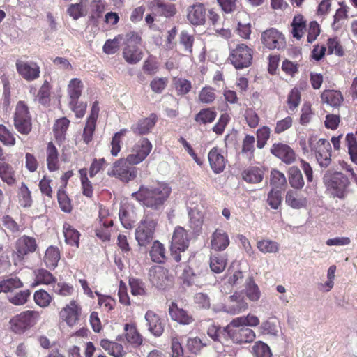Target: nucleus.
Instances as JSON below:
<instances>
[{"label": "nucleus", "mask_w": 357, "mask_h": 357, "mask_svg": "<svg viewBox=\"0 0 357 357\" xmlns=\"http://www.w3.org/2000/svg\"><path fill=\"white\" fill-rule=\"evenodd\" d=\"M172 188L169 184L158 182L151 185H140L137 192L131 196L144 206L153 210H160L169 199Z\"/></svg>", "instance_id": "f257e3e1"}, {"label": "nucleus", "mask_w": 357, "mask_h": 357, "mask_svg": "<svg viewBox=\"0 0 357 357\" xmlns=\"http://www.w3.org/2000/svg\"><path fill=\"white\" fill-rule=\"evenodd\" d=\"M324 182L327 190L334 197L344 199L349 192V179L342 172L326 173L324 176Z\"/></svg>", "instance_id": "f03ea898"}, {"label": "nucleus", "mask_w": 357, "mask_h": 357, "mask_svg": "<svg viewBox=\"0 0 357 357\" xmlns=\"http://www.w3.org/2000/svg\"><path fill=\"white\" fill-rule=\"evenodd\" d=\"M142 39L141 36L135 31L127 33L125 36L123 57L129 64H136L143 57V52L140 49Z\"/></svg>", "instance_id": "7ed1b4c3"}, {"label": "nucleus", "mask_w": 357, "mask_h": 357, "mask_svg": "<svg viewBox=\"0 0 357 357\" xmlns=\"http://www.w3.org/2000/svg\"><path fill=\"white\" fill-rule=\"evenodd\" d=\"M40 314L35 310H26L20 312L10 319V328L15 334H23L33 327L39 321Z\"/></svg>", "instance_id": "20e7f679"}, {"label": "nucleus", "mask_w": 357, "mask_h": 357, "mask_svg": "<svg viewBox=\"0 0 357 357\" xmlns=\"http://www.w3.org/2000/svg\"><path fill=\"white\" fill-rule=\"evenodd\" d=\"M310 151L314 155L318 164L321 167H327L331 162V146L325 139H317L311 136L308 139Z\"/></svg>", "instance_id": "39448f33"}, {"label": "nucleus", "mask_w": 357, "mask_h": 357, "mask_svg": "<svg viewBox=\"0 0 357 357\" xmlns=\"http://www.w3.org/2000/svg\"><path fill=\"white\" fill-rule=\"evenodd\" d=\"M136 165L131 164L126 158H121L116 160L108 172L109 176H114L124 183L135 180L138 174Z\"/></svg>", "instance_id": "423d86ee"}, {"label": "nucleus", "mask_w": 357, "mask_h": 357, "mask_svg": "<svg viewBox=\"0 0 357 357\" xmlns=\"http://www.w3.org/2000/svg\"><path fill=\"white\" fill-rule=\"evenodd\" d=\"M38 248L34 237L23 235L15 241L12 259L15 266L22 263L29 255L35 252Z\"/></svg>", "instance_id": "0eeeda50"}, {"label": "nucleus", "mask_w": 357, "mask_h": 357, "mask_svg": "<svg viewBox=\"0 0 357 357\" xmlns=\"http://www.w3.org/2000/svg\"><path fill=\"white\" fill-rule=\"evenodd\" d=\"M254 50L245 43H238L230 48L229 59L236 69H243L251 66Z\"/></svg>", "instance_id": "6e6552de"}, {"label": "nucleus", "mask_w": 357, "mask_h": 357, "mask_svg": "<svg viewBox=\"0 0 357 357\" xmlns=\"http://www.w3.org/2000/svg\"><path fill=\"white\" fill-rule=\"evenodd\" d=\"M13 123L15 128L22 135H27L32 130V119L29 107L24 101L17 103L14 116Z\"/></svg>", "instance_id": "1a4fd4ad"}, {"label": "nucleus", "mask_w": 357, "mask_h": 357, "mask_svg": "<svg viewBox=\"0 0 357 357\" xmlns=\"http://www.w3.org/2000/svg\"><path fill=\"white\" fill-rule=\"evenodd\" d=\"M150 282L159 289H165L172 285L174 276L169 271L161 266H154L149 271Z\"/></svg>", "instance_id": "9d476101"}, {"label": "nucleus", "mask_w": 357, "mask_h": 357, "mask_svg": "<svg viewBox=\"0 0 357 357\" xmlns=\"http://www.w3.org/2000/svg\"><path fill=\"white\" fill-rule=\"evenodd\" d=\"M156 225L157 222L149 218L140 221L135 230V238L140 246H146L152 241Z\"/></svg>", "instance_id": "9b49d317"}, {"label": "nucleus", "mask_w": 357, "mask_h": 357, "mask_svg": "<svg viewBox=\"0 0 357 357\" xmlns=\"http://www.w3.org/2000/svg\"><path fill=\"white\" fill-rule=\"evenodd\" d=\"M151 150V142L147 138L143 137L132 146L126 158L131 164L137 165L147 158Z\"/></svg>", "instance_id": "f8f14e48"}, {"label": "nucleus", "mask_w": 357, "mask_h": 357, "mask_svg": "<svg viewBox=\"0 0 357 357\" xmlns=\"http://www.w3.org/2000/svg\"><path fill=\"white\" fill-rule=\"evenodd\" d=\"M262 44L269 50H280L285 47L284 35L275 28L268 29L261 33Z\"/></svg>", "instance_id": "ddd939ff"}, {"label": "nucleus", "mask_w": 357, "mask_h": 357, "mask_svg": "<svg viewBox=\"0 0 357 357\" xmlns=\"http://www.w3.org/2000/svg\"><path fill=\"white\" fill-rule=\"evenodd\" d=\"M15 66L19 75L27 82L34 81L40 77V68L36 62L17 59Z\"/></svg>", "instance_id": "4468645a"}, {"label": "nucleus", "mask_w": 357, "mask_h": 357, "mask_svg": "<svg viewBox=\"0 0 357 357\" xmlns=\"http://www.w3.org/2000/svg\"><path fill=\"white\" fill-rule=\"evenodd\" d=\"M82 308L75 300H72L59 312L60 319L70 327L75 326L81 315Z\"/></svg>", "instance_id": "2eb2a0df"}, {"label": "nucleus", "mask_w": 357, "mask_h": 357, "mask_svg": "<svg viewBox=\"0 0 357 357\" xmlns=\"http://www.w3.org/2000/svg\"><path fill=\"white\" fill-rule=\"evenodd\" d=\"M148 6L153 15L156 17L171 18L177 13L175 4L165 2L164 0H152Z\"/></svg>", "instance_id": "dca6fc26"}, {"label": "nucleus", "mask_w": 357, "mask_h": 357, "mask_svg": "<svg viewBox=\"0 0 357 357\" xmlns=\"http://www.w3.org/2000/svg\"><path fill=\"white\" fill-rule=\"evenodd\" d=\"M99 102L96 100L93 102L92 105L91 114L87 118L82 134L83 141L86 144H89L93 139V136L96 126V121L99 115Z\"/></svg>", "instance_id": "f3484780"}, {"label": "nucleus", "mask_w": 357, "mask_h": 357, "mask_svg": "<svg viewBox=\"0 0 357 357\" xmlns=\"http://www.w3.org/2000/svg\"><path fill=\"white\" fill-rule=\"evenodd\" d=\"M190 239L187 231L184 227L177 226L175 227L171 242L172 252H184L189 246Z\"/></svg>", "instance_id": "a211bd4d"}, {"label": "nucleus", "mask_w": 357, "mask_h": 357, "mask_svg": "<svg viewBox=\"0 0 357 357\" xmlns=\"http://www.w3.org/2000/svg\"><path fill=\"white\" fill-rule=\"evenodd\" d=\"M228 335L233 342L238 344L251 343L256 337L255 331L248 327L231 328L228 331Z\"/></svg>", "instance_id": "6ab92c4d"}, {"label": "nucleus", "mask_w": 357, "mask_h": 357, "mask_svg": "<svg viewBox=\"0 0 357 357\" xmlns=\"http://www.w3.org/2000/svg\"><path fill=\"white\" fill-rule=\"evenodd\" d=\"M271 153L288 165L296 160V153L293 149L284 143H274L271 148Z\"/></svg>", "instance_id": "aec40b11"}, {"label": "nucleus", "mask_w": 357, "mask_h": 357, "mask_svg": "<svg viewBox=\"0 0 357 357\" xmlns=\"http://www.w3.org/2000/svg\"><path fill=\"white\" fill-rule=\"evenodd\" d=\"M208 158L210 167L214 173L219 174L224 171L227 160L219 148L211 149L208 154Z\"/></svg>", "instance_id": "412c9836"}, {"label": "nucleus", "mask_w": 357, "mask_h": 357, "mask_svg": "<svg viewBox=\"0 0 357 357\" xmlns=\"http://www.w3.org/2000/svg\"><path fill=\"white\" fill-rule=\"evenodd\" d=\"M169 314L171 319L180 324L189 325L195 319L188 311L178 306V304L172 302L169 307Z\"/></svg>", "instance_id": "4be33fe9"}, {"label": "nucleus", "mask_w": 357, "mask_h": 357, "mask_svg": "<svg viewBox=\"0 0 357 357\" xmlns=\"http://www.w3.org/2000/svg\"><path fill=\"white\" fill-rule=\"evenodd\" d=\"M157 121V115L154 113H151L149 117L140 119L137 123L132 125L131 130L137 135H147L155 126Z\"/></svg>", "instance_id": "5701e85b"}, {"label": "nucleus", "mask_w": 357, "mask_h": 357, "mask_svg": "<svg viewBox=\"0 0 357 357\" xmlns=\"http://www.w3.org/2000/svg\"><path fill=\"white\" fill-rule=\"evenodd\" d=\"M188 20L193 25H202L206 22V8L204 4L196 3L188 9Z\"/></svg>", "instance_id": "b1692460"}, {"label": "nucleus", "mask_w": 357, "mask_h": 357, "mask_svg": "<svg viewBox=\"0 0 357 357\" xmlns=\"http://www.w3.org/2000/svg\"><path fill=\"white\" fill-rule=\"evenodd\" d=\"M46 162L50 172H56L60 168L59 153L52 142L47 143L46 149Z\"/></svg>", "instance_id": "393cba45"}, {"label": "nucleus", "mask_w": 357, "mask_h": 357, "mask_svg": "<svg viewBox=\"0 0 357 357\" xmlns=\"http://www.w3.org/2000/svg\"><path fill=\"white\" fill-rule=\"evenodd\" d=\"M298 190H288L285 195V203L294 209H301L307 206V199Z\"/></svg>", "instance_id": "a878e982"}, {"label": "nucleus", "mask_w": 357, "mask_h": 357, "mask_svg": "<svg viewBox=\"0 0 357 357\" xmlns=\"http://www.w3.org/2000/svg\"><path fill=\"white\" fill-rule=\"evenodd\" d=\"M320 98L322 103L333 108H339L344 101L343 95L337 90L326 89L321 93Z\"/></svg>", "instance_id": "bb28decb"}, {"label": "nucleus", "mask_w": 357, "mask_h": 357, "mask_svg": "<svg viewBox=\"0 0 357 357\" xmlns=\"http://www.w3.org/2000/svg\"><path fill=\"white\" fill-rule=\"evenodd\" d=\"M149 331L155 336H160L164 331V324L160 317L153 311L148 310L145 314Z\"/></svg>", "instance_id": "cd10ccee"}, {"label": "nucleus", "mask_w": 357, "mask_h": 357, "mask_svg": "<svg viewBox=\"0 0 357 357\" xmlns=\"http://www.w3.org/2000/svg\"><path fill=\"white\" fill-rule=\"evenodd\" d=\"M211 245V248L216 251L225 250L229 245L228 234L224 231L217 229L212 234Z\"/></svg>", "instance_id": "c85d7f7f"}, {"label": "nucleus", "mask_w": 357, "mask_h": 357, "mask_svg": "<svg viewBox=\"0 0 357 357\" xmlns=\"http://www.w3.org/2000/svg\"><path fill=\"white\" fill-rule=\"evenodd\" d=\"M125 337L126 341L135 347L142 344L143 337L138 331L135 324H126L124 325Z\"/></svg>", "instance_id": "c756f323"}, {"label": "nucleus", "mask_w": 357, "mask_h": 357, "mask_svg": "<svg viewBox=\"0 0 357 357\" xmlns=\"http://www.w3.org/2000/svg\"><path fill=\"white\" fill-rule=\"evenodd\" d=\"M291 26L292 36L297 40H301L307 30V21L302 14H297L294 15Z\"/></svg>", "instance_id": "7c9ffc66"}, {"label": "nucleus", "mask_w": 357, "mask_h": 357, "mask_svg": "<svg viewBox=\"0 0 357 357\" xmlns=\"http://www.w3.org/2000/svg\"><path fill=\"white\" fill-rule=\"evenodd\" d=\"M248 308V303L241 293L235 292L229 296L228 312L231 314H238Z\"/></svg>", "instance_id": "2f4dec72"}, {"label": "nucleus", "mask_w": 357, "mask_h": 357, "mask_svg": "<svg viewBox=\"0 0 357 357\" xmlns=\"http://www.w3.org/2000/svg\"><path fill=\"white\" fill-rule=\"evenodd\" d=\"M241 176L248 183H259L263 180L264 170L260 167L250 166L242 172Z\"/></svg>", "instance_id": "473e14b6"}, {"label": "nucleus", "mask_w": 357, "mask_h": 357, "mask_svg": "<svg viewBox=\"0 0 357 357\" xmlns=\"http://www.w3.org/2000/svg\"><path fill=\"white\" fill-rule=\"evenodd\" d=\"M100 345L109 355L114 357H123L126 354V351L121 344L108 339L101 340Z\"/></svg>", "instance_id": "72a5a7b5"}, {"label": "nucleus", "mask_w": 357, "mask_h": 357, "mask_svg": "<svg viewBox=\"0 0 357 357\" xmlns=\"http://www.w3.org/2000/svg\"><path fill=\"white\" fill-rule=\"evenodd\" d=\"M0 178L9 186H13L17 183L14 168L4 160L0 161Z\"/></svg>", "instance_id": "f704fd0d"}, {"label": "nucleus", "mask_w": 357, "mask_h": 357, "mask_svg": "<svg viewBox=\"0 0 357 357\" xmlns=\"http://www.w3.org/2000/svg\"><path fill=\"white\" fill-rule=\"evenodd\" d=\"M189 226L195 231H199L204 225V215L198 207L190 208L188 211Z\"/></svg>", "instance_id": "c9c22d12"}, {"label": "nucleus", "mask_w": 357, "mask_h": 357, "mask_svg": "<svg viewBox=\"0 0 357 357\" xmlns=\"http://www.w3.org/2000/svg\"><path fill=\"white\" fill-rule=\"evenodd\" d=\"M35 278L33 282L31 284V287H35L38 285L44 284L49 285L56 283V278L47 270L44 268H39L34 271Z\"/></svg>", "instance_id": "e433bc0d"}, {"label": "nucleus", "mask_w": 357, "mask_h": 357, "mask_svg": "<svg viewBox=\"0 0 357 357\" xmlns=\"http://www.w3.org/2000/svg\"><path fill=\"white\" fill-rule=\"evenodd\" d=\"M217 116L214 107L202 108L195 116V121L199 126H206L213 123Z\"/></svg>", "instance_id": "4c0bfd02"}, {"label": "nucleus", "mask_w": 357, "mask_h": 357, "mask_svg": "<svg viewBox=\"0 0 357 357\" xmlns=\"http://www.w3.org/2000/svg\"><path fill=\"white\" fill-rule=\"evenodd\" d=\"M60 258L61 254L59 248L51 245L47 248L43 261L47 268L54 269L57 266Z\"/></svg>", "instance_id": "58836bf2"}, {"label": "nucleus", "mask_w": 357, "mask_h": 357, "mask_svg": "<svg viewBox=\"0 0 357 357\" xmlns=\"http://www.w3.org/2000/svg\"><path fill=\"white\" fill-rule=\"evenodd\" d=\"M287 175L292 190H301L303 188L305 181L301 170L297 167H291L287 172Z\"/></svg>", "instance_id": "ea45409f"}, {"label": "nucleus", "mask_w": 357, "mask_h": 357, "mask_svg": "<svg viewBox=\"0 0 357 357\" xmlns=\"http://www.w3.org/2000/svg\"><path fill=\"white\" fill-rule=\"evenodd\" d=\"M63 232L65 237V242L68 245L76 248L79 247L80 234L76 229L70 224L64 222L63 225Z\"/></svg>", "instance_id": "a19ab883"}, {"label": "nucleus", "mask_w": 357, "mask_h": 357, "mask_svg": "<svg viewBox=\"0 0 357 357\" xmlns=\"http://www.w3.org/2000/svg\"><path fill=\"white\" fill-rule=\"evenodd\" d=\"M151 260L158 264L164 263L167 260L166 250L164 245L155 241L149 251Z\"/></svg>", "instance_id": "79ce46f5"}, {"label": "nucleus", "mask_w": 357, "mask_h": 357, "mask_svg": "<svg viewBox=\"0 0 357 357\" xmlns=\"http://www.w3.org/2000/svg\"><path fill=\"white\" fill-rule=\"evenodd\" d=\"M83 84L78 78L72 79L68 85V93L70 97V104H75L82 95Z\"/></svg>", "instance_id": "37998d69"}, {"label": "nucleus", "mask_w": 357, "mask_h": 357, "mask_svg": "<svg viewBox=\"0 0 357 357\" xmlns=\"http://www.w3.org/2000/svg\"><path fill=\"white\" fill-rule=\"evenodd\" d=\"M257 249L263 254H275L280 250V244L270 238H262L257 242Z\"/></svg>", "instance_id": "c03bdc74"}, {"label": "nucleus", "mask_w": 357, "mask_h": 357, "mask_svg": "<svg viewBox=\"0 0 357 357\" xmlns=\"http://www.w3.org/2000/svg\"><path fill=\"white\" fill-rule=\"evenodd\" d=\"M70 125V121L66 117L57 119L53 127V132L56 139L62 142Z\"/></svg>", "instance_id": "a18cd8bd"}, {"label": "nucleus", "mask_w": 357, "mask_h": 357, "mask_svg": "<svg viewBox=\"0 0 357 357\" xmlns=\"http://www.w3.org/2000/svg\"><path fill=\"white\" fill-rule=\"evenodd\" d=\"M255 137L250 135H246L242 142L241 153L245 155L249 161H252L255 158Z\"/></svg>", "instance_id": "49530a36"}, {"label": "nucleus", "mask_w": 357, "mask_h": 357, "mask_svg": "<svg viewBox=\"0 0 357 357\" xmlns=\"http://www.w3.org/2000/svg\"><path fill=\"white\" fill-rule=\"evenodd\" d=\"M208 344V341L205 339H201L199 337H189L186 342V348L190 353L197 354Z\"/></svg>", "instance_id": "de8ad7c7"}, {"label": "nucleus", "mask_w": 357, "mask_h": 357, "mask_svg": "<svg viewBox=\"0 0 357 357\" xmlns=\"http://www.w3.org/2000/svg\"><path fill=\"white\" fill-rule=\"evenodd\" d=\"M348 153L353 163L357 165V139L354 133H348L345 137Z\"/></svg>", "instance_id": "09e8293b"}, {"label": "nucleus", "mask_w": 357, "mask_h": 357, "mask_svg": "<svg viewBox=\"0 0 357 357\" xmlns=\"http://www.w3.org/2000/svg\"><path fill=\"white\" fill-rule=\"evenodd\" d=\"M245 291L246 296L251 301L256 302L261 297V291L252 277L248 279Z\"/></svg>", "instance_id": "8fccbe9b"}, {"label": "nucleus", "mask_w": 357, "mask_h": 357, "mask_svg": "<svg viewBox=\"0 0 357 357\" xmlns=\"http://www.w3.org/2000/svg\"><path fill=\"white\" fill-rule=\"evenodd\" d=\"M195 38L186 31H182L179 36V44L183 47L184 55L190 56L192 54V47Z\"/></svg>", "instance_id": "3c124183"}, {"label": "nucleus", "mask_w": 357, "mask_h": 357, "mask_svg": "<svg viewBox=\"0 0 357 357\" xmlns=\"http://www.w3.org/2000/svg\"><path fill=\"white\" fill-rule=\"evenodd\" d=\"M23 287V283L17 277L0 281V293H8Z\"/></svg>", "instance_id": "603ef678"}, {"label": "nucleus", "mask_w": 357, "mask_h": 357, "mask_svg": "<svg viewBox=\"0 0 357 357\" xmlns=\"http://www.w3.org/2000/svg\"><path fill=\"white\" fill-rule=\"evenodd\" d=\"M128 132V129L123 128L119 132H116L112 138L110 142L111 150L110 153L112 156H117L121 150V139Z\"/></svg>", "instance_id": "864d4df0"}, {"label": "nucleus", "mask_w": 357, "mask_h": 357, "mask_svg": "<svg viewBox=\"0 0 357 357\" xmlns=\"http://www.w3.org/2000/svg\"><path fill=\"white\" fill-rule=\"evenodd\" d=\"M301 102V93L297 87L291 89L287 97V104L291 112L296 110Z\"/></svg>", "instance_id": "5fc2aeb1"}, {"label": "nucleus", "mask_w": 357, "mask_h": 357, "mask_svg": "<svg viewBox=\"0 0 357 357\" xmlns=\"http://www.w3.org/2000/svg\"><path fill=\"white\" fill-rule=\"evenodd\" d=\"M15 134L6 126L0 124V142L6 146H13L16 144Z\"/></svg>", "instance_id": "6e6d98bb"}, {"label": "nucleus", "mask_w": 357, "mask_h": 357, "mask_svg": "<svg viewBox=\"0 0 357 357\" xmlns=\"http://www.w3.org/2000/svg\"><path fill=\"white\" fill-rule=\"evenodd\" d=\"M128 284L132 295L145 296L146 294L145 283L141 279L130 277L128 280Z\"/></svg>", "instance_id": "4d7b16f0"}, {"label": "nucleus", "mask_w": 357, "mask_h": 357, "mask_svg": "<svg viewBox=\"0 0 357 357\" xmlns=\"http://www.w3.org/2000/svg\"><path fill=\"white\" fill-rule=\"evenodd\" d=\"M57 199L62 211L65 213H70L72 211L73 205L71 199L63 188H60L57 191Z\"/></svg>", "instance_id": "13d9d810"}, {"label": "nucleus", "mask_w": 357, "mask_h": 357, "mask_svg": "<svg viewBox=\"0 0 357 357\" xmlns=\"http://www.w3.org/2000/svg\"><path fill=\"white\" fill-rule=\"evenodd\" d=\"M227 265V259L219 254L214 255L210 259V268L215 273H222Z\"/></svg>", "instance_id": "bf43d9fd"}, {"label": "nucleus", "mask_w": 357, "mask_h": 357, "mask_svg": "<svg viewBox=\"0 0 357 357\" xmlns=\"http://www.w3.org/2000/svg\"><path fill=\"white\" fill-rule=\"evenodd\" d=\"M35 303L40 307H46L52 301L51 295L44 289L36 291L33 294Z\"/></svg>", "instance_id": "052dcab7"}, {"label": "nucleus", "mask_w": 357, "mask_h": 357, "mask_svg": "<svg viewBox=\"0 0 357 357\" xmlns=\"http://www.w3.org/2000/svg\"><path fill=\"white\" fill-rule=\"evenodd\" d=\"M123 39V36L117 35L114 39H108L105 43L102 50L107 54H114L119 50L120 41Z\"/></svg>", "instance_id": "680f3d73"}, {"label": "nucleus", "mask_w": 357, "mask_h": 357, "mask_svg": "<svg viewBox=\"0 0 357 357\" xmlns=\"http://www.w3.org/2000/svg\"><path fill=\"white\" fill-rule=\"evenodd\" d=\"M106 9V3L102 0L93 1L91 5V20H94L95 23H98V20L102 16Z\"/></svg>", "instance_id": "e2e57ef3"}, {"label": "nucleus", "mask_w": 357, "mask_h": 357, "mask_svg": "<svg viewBox=\"0 0 357 357\" xmlns=\"http://www.w3.org/2000/svg\"><path fill=\"white\" fill-rule=\"evenodd\" d=\"M312 116V104L310 102H305L301 109L300 124L302 126L308 124L311 121Z\"/></svg>", "instance_id": "0e129e2a"}, {"label": "nucleus", "mask_w": 357, "mask_h": 357, "mask_svg": "<svg viewBox=\"0 0 357 357\" xmlns=\"http://www.w3.org/2000/svg\"><path fill=\"white\" fill-rule=\"evenodd\" d=\"M222 12L229 14L236 11L241 6L240 0H217Z\"/></svg>", "instance_id": "69168bd1"}, {"label": "nucleus", "mask_w": 357, "mask_h": 357, "mask_svg": "<svg viewBox=\"0 0 357 357\" xmlns=\"http://www.w3.org/2000/svg\"><path fill=\"white\" fill-rule=\"evenodd\" d=\"M198 98L201 102L204 104H211L215 100L216 95L212 87L204 86L200 91Z\"/></svg>", "instance_id": "338daca9"}, {"label": "nucleus", "mask_w": 357, "mask_h": 357, "mask_svg": "<svg viewBox=\"0 0 357 357\" xmlns=\"http://www.w3.org/2000/svg\"><path fill=\"white\" fill-rule=\"evenodd\" d=\"M252 351L256 357H271L270 347L266 343L258 341L252 347Z\"/></svg>", "instance_id": "774afa93"}]
</instances>
